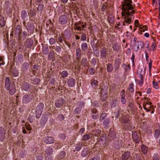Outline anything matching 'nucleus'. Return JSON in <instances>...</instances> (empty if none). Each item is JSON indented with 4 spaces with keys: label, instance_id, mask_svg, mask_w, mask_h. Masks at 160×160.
<instances>
[{
    "label": "nucleus",
    "instance_id": "nucleus-1",
    "mask_svg": "<svg viewBox=\"0 0 160 160\" xmlns=\"http://www.w3.org/2000/svg\"><path fill=\"white\" fill-rule=\"evenodd\" d=\"M135 12V11L133 10L130 12H122V18L124 19L122 22L123 26H125V23L128 24H131L134 20V16L133 14Z\"/></svg>",
    "mask_w": 160,
    "mask_h": 160
},
{
    "label": "nucleus",
    "instance_id": "nucleus-2",
    "mask_svg": "<svg viewBox=\"0 0 160 160\" xmlns=\"http://www.w3.org/2000/svg\"><path fill=\"white\" fill-rule=\"evenodd\" d=\"M122 12H130L133 10L131 0H124L122 2Z\"/></svg>",
    "mask_w": 160,
    "mask_h": 160
},
{
    "label": "nucleus",
    "instance_id": "nucleus-3",
    "mask_svg": "<svg viewBox=\"0 0 160 160\" xmlns=\"http://www.w3.org/2000/svg\"><path fill=\"white\" fill-rule=\"evenodd\" d=\"M5 84L6 88L8 91L9 94L11 95H13L16 92L15 83L13 82L10 83L9 78L7 77L5 80Z\"/></svg>",
    "mask_w": 160,
    "mask_h": 160
},
{
    "label": "nucleus",
    "instance_id": "nucleus-4",
    "mask_svg": "<svg viewBox=\"0 0 160 160\" xmlns=\"http://www.w3.org/2000/svg\"><path fill=\"white\" fill-rule=\"evenodd\" d=\"M142 100H144L143 104V106L144 109L146 110L147 112H149L151 110L152 111L151 113H154L153 106H150L152 104V103L149 101V99L147 98L144 97L143 99H142Z\"/></svg>",
    "mask_w": 160,
    "mask_h": 160
},
{
    "label": "nucleus",
    "instance_id": "nucleus-5",
    "mask_svg": "<svg viewBox=\"0 0 160 160\" xmlns=\"http://www.w3.org/2000/svg\"><path fill=\"white\" fill-rule=\"evenodd\" d=\"M124 128L129 130H132L133 128L132 124L130 122L129 119L126 116L122 117L121 120Z\"/></svg>",
    "mask_w": 160,
    "mask_h": 160
},
{
    "label": "nucleus",
    "instance_id": "nucleus-6",
    "mask_svg": "<svg viewBox=\"0 0 160 160\" xmlns=\"http://www.w3.org/2000/svg\"><path fill=\"white\" fill-rule=\"evenodd\" d=\"M134 45V50L135 52H137L139 50L142 49L145 46L144 42L141 40L138 41L136 43H135Z\"/></svg>",
    "mask_w": 160,
    "mask_h": 160
},
{
    "label": "nucleus",
    "instance_id": "nucleus-7",
    "mask_svg": "<svg viewBox=\"0 0 160 160\" xmlns=\"http://www.w3.org/2000/svg\"><path fill=\"white\" fill-rule=\"evenodd\" d=\"M43 107L44 104L42 103H39L38 105L36 111L37 117H40L41 115L43 110Z\"/></svg>",
    "mask_w": 160,
    "mask_h": 160
},
{
    "label": "nucleus",
    "instance_id": "nucleus-8",
    "mask_svg": "<svg viewBox=\"0 0 160 160\" xmlns=\"http://www.w3.org/2000/svg\"><path fill=\"white\" fill-rule=\"evenodd\" d=\"M68 18L67 16L63 15L61 16L59 18V23L62 25L66 24L68 21Z\"/></svg>",
    "mask_w": 160,
    "mask_h": 160
},
{
    "label": "nucleus",
    "instance_id": "nucleus-9",
    "mask_svg": "<svg viewBox=\"0 0 160 160\" xmlns=\"http://www.w3.org/2000/svg\"><path fill=\"white\" fill-rule=\"evenodd\" d=\"M44 142L47 144L53 143L55 140L52 137L47 136L44 137L43 139Z\"/></svg>",
    "mask_w": 160,
    "mask_h": 160
},
{
    "label": "nucleus",
    "instance_id": "nucleus-10",
    "mask_svg": "<svg viewBox=\"0 0 160 160\" xmlns=\"http://www.w3.org/2000/svg\"><path fill=\"white\" fill-rule=\"evenodd\" d=\"M132 137L134 141L137 143H138L140 141L139 137L137 132L133 131L132 132Z\"/></svg>",
    "mask_w": 160,
    "mask_h": 160
},
{
    "label": "nucleus",
    "instance_id": "nucleus-11",
    "mask_svg": "<svg viewBox=\"0 0 160 160\" xmlns=\"http://www.w3.org/2000/svg\"><path fill=\"white\" fill-rule=\"evenodd\" d=\"M32 99V97L30 95H25L22 98V102L24 103H27L30 102Z\"/></svg>",
    "mask_w": 160,
    "mask_h": 160
},
{
    "label": "nucleus",
    "instance_id": "nucleus-12",
    "mask_svg": "<svg viewBox=\"0 0 160 160\" xmlns=\"http://www.w3.org/2000/svg\"><path fill=\"white\" fill-rule=\"evenodd\" d=\"M64 103L65 102L64 99H59L55 103V106L57 108H60L64 104Z\"/></svg>",
    "mask_w": 160,
    "mask_h": 160
},
{
    "label": "nucleus",
    "instance_id": "nucleus-13",
    "mask_svg": "<svg viewBox=\"0 0 160 160\" xmlns=\"http://www.w3.org/2000/svg\"><path fill=\"white\" fill-rule=\"evenodd\" d=\"M148 30V27L146 25L140 27L138 29V32L139 35L142 34V32Z\"/></svg>",
    "mask_w": 160,
    "mask_h": 160
},
{
    "label": "nucleus",
    "instance_id": "nucleus-14",
    "mask_svg": "<svg viewBox=\"0 0 160 160\" xmlns=\"http://www.w3.org/2000/svg\"><path fill=\"white\" fill-rule=\"evenodd\" d=\"M130 158V152H127L123 154L122 156V160H127Z\"/></svg>",
    "mask_w": 160,
    "mask_h": 160
},
{
    "label": "nucleus",
    "instance_id": "nucleus-15",
    "mask_svg": "<svg viewBox=\"0 0 160 160\" xmlns=\"http://www.w3.org/2000/svg\"><path fill=\"white\" fill-rule=\"evenodd\" d=\"M107 55V50L106 48H102L100 51V55L102 58H105Z\"/></svg>",
    "mask_w": 160,
    "mask_h": 160
},
{
    "label": "nucleus",
    "instance_id": "nucleus-16",
    "mask_svg": "<svg viewBox=\"0 0 160 160\" xmlns=\"http://www.w3.org/2000/svg\"><path fill=\"white\" fill-rule=\"evenodd\" d=\"M135 82L136 84L139 86V87H141L143 84L144 79H141L140 78H138L135 79Z\"/></svg>",
    "mask_w": 160,
    "mask_h": 160
},
{
    "label": "nucleus",
    "instance_id": "nucleus-17",
    "mask_svg": "<svg viewBox=\"0 0 160 160\" xmlns=\"http://www.w3.org/2000/svg\"><path fill=\"white\" fill-rule=\"evenodd\" d=\"M48 118L47 116H44L42 117L41 119L40 124L42 126H44L45 123H46L48 121Z\"/></svg>",
    "mask_w": 160,
    "mask_h": 160
},
{
    "label": "nucleus",
    "instance_id": "nucleus-18",
    "mask_svg": "<svg viewBox=\"0 0 160 160\" xmlns=\"http://www.w3.org/2000/svg\"><path fill=\"white\" fill-rule=\"evenodd\" d=\"M33 43V42L31 38H28L26 40V46L27 48H29L32 46Z\"/></svg>",
    "mask_w": 160,
    "mask_h": 160
},
{
    "label": "nucleus",
    "instance_id": "nucleus-19",
    "mask_svg": "<svg viewBox=\"0 0 160 160\" xmlns=\"http://www.w3.org/2000/svg\"><path fill=\"white\" fill-rule=\"evenodd\" d=\"M144 72L142 70L139 69L137 71L138 78L141 79H144L143 77Z\"/></svg>",
    "mask_w": 160,
    "mask_h": 160
},
{
    "label": "nucleus",
    "instance_id": "nucleus-20",
    "mask_svg": "<svg viewBox=\"0 0 160 160\" xmlns=\"http://www.w3.org/2000/svg\"><path fill=\"white\" fill-rule=\"evenodd\" d=\"M98 82L95 80H94L91 82L92 87L94 89H96L97 88L98 85Z\"/></svg>",
    "mask_w": 160,
    "mask_h": 160
},
{
    "label": "nucleus",
    "instance_id": "nucleus-21",
    "mask_svg": "<svg viewBox=\"0 0 160 160\" xmlns=\"http://www.w3.org/2000/svg\"><path fill=\"white\" fill-rule=\"evenodd\" d=\"M68 83L69 86L72 87L75 83V80L73 78H70L68 81Z\"/></svg>",
    "mask_w": 160,
    "mask_h": 160
},
{
    "label": "nucleus",
    "instance_id": "nucleus-22",
    "mask_svg": "<svg viewBox=\"0 0 160 160\" xmlns=\"http://www.w3.org/2000/svg\"><path fill=\"white\" fill-rule=\"evenodd\" d=\"M81 63L84 67H88L89 66L88 63V62L86 58H83L82 60Z\"/></svg>",
    "mask_w": 160,
    "mask_h": 160
},
{
    "label": "nucleus",
    "instance_id": "nucleus-23",
    "mask_svg": "<svg viewBox=\"0 0 160 160\" xmlns=\"http://www.w3.org/2000/svg\"><path fill=\"white\" fill-rule=\"evenodd\" d=\"M141 151L144 154H146L148 151V148L145 145L143 144L141 147Z\"/></svg>",
    "mask_w": 160,
    "mask_h": 160
},
{
    "label": "nucleus",
    "instance_id": "nucleus-24",
    "mask_svg": "<svg viewBox=\"0 0 160 160\" xmlns=\"http://www.w3.org/2000/svg\"><path fill=\"white\" fill-rule=\"evenodd\" d=\"M88 44L86 42L83 43L81 45L82 50L84 52H86L88 49Z\"/></svg>",
    "mask_w": 160,
    "mask_h": 160
},
{
    "label": "nucleus",
    "instance_id": "nucleus-25",
    "mask_svg": "<svg viewBox=\"0 0 160 160\" xmlns=\"http://www.w3.org/2000/svg\"><path fill=\"white\" fill-rule=\"evenodd\" d=\"M53 152V149L51 147L48 148L45 150V152L48 155H50Z\"/></svg>",
    "mask_w": 160,
    "mask_h": 160
},
{
    "label": "nucleus",
    "instance_id": "nucleus-26",
    "mask_svg": "<svg viewBox=\"0 0 160 160\" xmlns=\"http://www.w3.org/2000/svg\"><path fill=\"white\" fill-rule=\"evenodd\" d=\"M107 70L108 72H111L113 70L112 65L110 63H108L107 64Z\"/></svg>",
    "mask_w": 160,
    "mask_h": 160
},
{
    "label": "nucleus",
    "instance_id": "nucleus-27",
    "mask_svg": "<svg viewBox=\"0 0 160 160\" xmlns=\"http://www.w3.org/2000/svg\"><path fill=\"white\" fill-rule=\"evenodd\" d=\"M128 90L131 93L134 92V84L133 83H132L129 85Z\"/></svg>",
    "mask_w": 160,
    "mask_h": 160
},
{
    "label": "nucleus",
    "instance_id": "nucleus-28",
    "mask_svg": "<svg viewBox=\"0 0 160 160\" xmlns=\"http://www.w3.org/2000/svg\"><path fill=\"white\" fill-rule=\"evenodd\" d=\"M160 136V130L156 129L155 131L154 137L156 139L158 138Z\"/></svg>",
    "mask_w": 160,
    "mask_h": 160
},
{
    "label": "nucleus",
    "instance_id": "nucleus-29",
    "mask_svg": "<svg viewBox=\"0 0 160 160\" xmlns=\"http://www.w3.org/2000/svg\"><path fill=\"white\" fill-rule=\"evenodd\" d=\"M90 138V136L88 134H85L83 136L82 139V140L85 141L89 139Z\"/></svg>",
    "mask_w": 160,
    "mask_h": 160
},
{
    "label": "nucleus",
    "instance_id": "nucleus-30",
    "mask_svg": "<svg viewBox=\"0 0 160 160\" xmlns=\"http://www.w3.org/2000/svg\"><path fill=\"white\" fill-rule=\"evenodd\" d=\"M76 56L78 59H79L81 55V50L80 48H78L76 50Z\"/></svg>",
    "mask_w": 160,
    "mask_h": 160
},
{
    "label": "nucleus",
    "instance_id": "nucleus-31",
    "mask_svg": "<svg viewBox=\"0 0 160 160\" xmlns=\"http://www.w3.org/2000/svg\"><path fill=\"white\" fill-rule=\"evenodd\" d=\"M61 75L62 77V78H64L67 77L68 75V73L67 71L64 70L62 72Z\"/></svg>",
    "mask_w": 160,
    "mask_h": 160
},
{
    "label": "nucleus",
    "instance_id": "nucleus-32",
    "mask_svg": "<svg viewBox=\"0 0 160 160\" xmlns=\"http://www.w3.org/2000/svg\"><path fill=\"white\" fill-rule=\"evenodd\" d=\"M27 16V13L26 12V11L25 10H23L22 11L21 14V17L23 19H24L26 18V17Z\"/></svg>",
    "mask_w": 160,
    "mask_h": 160
},
{
    "label": "nucleus",
    "instance_id": "nucleus-33",
    "mask_svg": "<svg viewBox=\"0 0 160 160\" xmlns=\"http://www.w3.org/2000/svg\"><path fill=\"white\" fill-rule=\"evenodd\" d=\"M152 84L153 87L154 88H155L156 89H158L159 88L158 82H155L154 81H153Z\"/></svg>",
    "mask_w": 160,
    "mask_h": 160
},
{
    "label": "nucleus",
    "instance_id": "nucleus-34",
    "mask_svg": "<svg viewBox=\"0 0 160 160\" xmlns=\"http://www.w3.org/2000/svg\"><path fill=\"white\" fill-rule=\"evenodd\" d=\"M109 122V119L107 118L105 119L103 122V125L105 127L107 126Z\"/></svg>",
    "mask_w": 160,
    "mask_h": 160
},
{
    "label": "nucleus",
    "instance_id": "nucleus-35",
    "mask_svg": "<svg viewBox=\"0 0 160 160\" xmlns=\"http://www.w3.org/2000/svg\"><path fill=\"white\" fill-rule=\"evenodd\" d=\"M82 144L80 143L77 144L76 146V151H80L82 148Z\"/></svg>",
    "mask_w": 160,
    "mask_h": 160
},
{
    "label": "nucleus",
    "instance_id": "nucleus-36",
    "mask_svg": "<svg viewBox=\"0 0 160 160\" xmlns=\"http://www.w3.org/2000/svg\"><path fill=\"white\" fill-rule=\"evenodd\" d=\"M125 97V95H122L121 97V102L123 104H125L126 102Z\"/></svg>",
    "mask_w": 160,
    "mask_h": 160
},
{
    "label": "nucleus",
    "instance_id": "nucleus-37",
    "mask_svg": "<svg viewBox=\"0 0 160 160\" xmlns=\"http://www.w3.org/2000/svg\"><path fill=\"white\" fill-rule=\"evenodd\" d=\"M156 45L155 43L152 42L151 46V50L153 51H155L156 50Z\"/></svg>",
    "mask_w": 160,
    "mask_h": 160
},
{
    "label": "nucleus",
    "instance_id": "nucleus-38",
    "mask_svg": "<svg viewBox=\"0 0 160 160\" xmlns=\"http://www.w3.org/2000/svg\"><path fill=\"white\" fill-rule=\"evenodd\" d=\"M66 155V153L65 152L62 151L59 154V158L60 159L64 158Z\"/></svg>",
    "mask_w": 160,
    "mask_h": 160
},
{
    "label": "nucleus",
    "instance_id": "nucleus-39",
    "mask_svg": "<svg viewBox=\"0 0 160 160\" xmlns=\"http://www.w3.org/2000/svg\"><path fill=\"white\" fill-rule=\"evenodd\" d=\"M107 116V114L106 113H102L99 119L100 121H102V120L104 119Z\"/></svg>",
    "mask_w": 160,
    "mask_h": 160
},
{
    "label": "nucleus",
    "instance_id": "nucleus-40",
    "mask_svg": "<svg viewBox=\"0 0 160 160\" xmlns=\"http://www.w3.org/2000/svg\"><path fill=\"white\" fill-rule=\"evenodd\" d=\"M12 73L14 77H16L18 75V70L16 69H14L12 71Z\"/></svg>",
    "mask_w": 160,
    "mask_h": 160
},
{
    "label": "nucleus",
    "instance_id": "nucleus-41",
    "mask_svg": "<svg viewBox=\"0 0 160 160\" xmlns=\"http://www.w3.org/2000/svg\"><path fill=\"white\" fill-rule=\"evenodd\" d=\"M135 26L136 27H139L141 26L139 21L138 20H135L134 21Z\"/></svg>",
    "mask_w": 160,
    "mask_h": 160
},
{
    "label": "nucleus",
    "instance_id": "nucleus-42",
    "mask_svg": "<svg viewBox=\"0 0 160 160\" xmlns=\"http://www.w3.org/2000/svg\"><path fill=\"white\" fill-rule=\"evenodd\" d=\"M89 73L91 75H93L95 72V70L93 68H90L89 71Z\"/></svg>",
    "mask_w": 160,
    "mask_h": 160
},
{
    "label": "nucleus",
    "instance_id": "nucleus-43",
    "mask_svg": "<svg viewBox=\"0 0 160 160\" xmlns=\"http://www.w3.org/2000/svg\"><path fill=\"white\" fill-rule=\"evenodd\" d=\"M108 135L112 138H114L116 137V133L115 132L112 131L110 132Z\"/></svg>",
    "mask_w": 160,
    "mask_h": 160
},
{
    "label": "nucleus",
    "instance_id": "nucleus-44",
    "mask_svg": "<svg viewBox=\"0 0 160 160\" xmlns=\"http://www.w3.org/2000/svg\"><path fill=\"white\" fill-rule=\"evenodd\" d=\"M49 51V49L48 47L45 48H43V52L45 54H47L48 53Z\"/></svg>",
    "mask_w": 160,
    "mask_h": 160
},
{
    "label": "nucleus",
    "instance_id": "nucleus-45",
    "mask_svg": "<svg viewBox=\"0 0 160 160\" xmlns=\"http://www.w3.org/2000/svg\"><path fill=\"white\" fill-rule=\"evenodd\" d=\"M25 127L28 131H30L32 130V128L29 124H25Z\"/></svg>",
    "mask_w": 160,
    "mask_h": 160
},
{
    "label": "nucleus",
    "instance_id": "nucleus-46",
    "mask_svg": "<svg viewBox=\"0 0 160 160\" xmlns=\"http://www.w3.org/2000/svg\"><path fill=\"white\" fill-rule=\"evenodd\" d=\"M23 88L25 91H27L29 88V86L27 84H24L23 86Z\"/></svg>",
    "mask_w": 160,
    "mask_h": 160
},
{
    "label": "nucleus",
    "instance_id": "nucleus-47",
    "mask_svg": "<svg viewBox=\"0 0 160 160\" xmlns=\"http://www.w3.org/2000/svg\"><path fill=\"white\" fill-rule=\"evenodd\" d=\"M59 138L62 140H64L66 138V136L64 134H61L59 135Z\"/></svg>",
    "mask_w": 160,
    "mask_h": 160
},
{
    "label": "nucleus",
    "instance_id": "nucleus-48",
    "mask_svg": "<svg viewBox=\"0 0 160 160\" xmlns=\"http://www.w3.org/2000/svg\"><path fill=\"white\" fill-rule=\"evenodd\" d=\"M55 42V39L53 38H50L49 39V43L51 44H53Z\"/></svg>",
    "mask_w": 160,
    "mask_h": 160
},
{
    "label": "nucleus",
    "instance_id": "nucleus-49",
    "mask_svg": "<svg viewBox=\"0 0 160 160\" xmlns=\"http://www.w3.org/2000/svg\"><path fill=\"white\" fill-rule=\"evenodd\" d=\"M58 118L59 120L62 121L64 120V116L62 114H60L58 116Z\"/></svg>",
    "mask_w": 160,
    "mask_h": 160
},
{
    "label": "nucleus",
    "instance_id": "nucleus-50",
    "mask_svg": "<svg viewBox=\"0 0 160 160\" xmlns=\"http://www.w3.org/2000/svg\"><path fill=\"white\" fill-rule=\"evenodd\" d=\"M107 9V6L104 4H103L101 7V11L102 12H104L106 11V10Z\"/></svg>",
    "mask_w": 160,
    "mask_h": 160
},
{
    "label": "nucleus",
    "instance_id": "nucleus-51",
    "mask_svg": "<svg viewBox=\"0 0 160 160\" xmlns=\"http://www.w3.org/2000/svg\"><path fill=\"white\" fill-rule=\"evenodd\" d=\"M81 39L82 41H84L86 40V36L85 34H83L81 36Z\"/></svg>",
    "mask_w": 160,
    "mask_h": 160
},
{
    "label": "nucleus",
    "instance_id": "nucleus-52",
    "mask_svg": "<svg viewBox=\"0 0 160 160\" xmlns=\"http://www.w3.org/2000/svg\"><path fill=\"white\" fill-rule=\"evenodd\" d=\"M145 45H146V48L148 49L150 47L149 43V42L148 41H146L145 42V43L144 44Z\"/></svg>",
    "mask_w": 160,
    "mask_h": 160
},
{
    "label": "nucleus",
    "instance_id": "nucleus-53",
    "mask_svg": "<svg viewBox=\"0 0 160 160\" xmlns=\"http://www.w3.org/2000/svg\"><path fill=\"white\" fill-rule=\"evenodd\" d=\"M152 61L150 60V62L149 63V69L150 73L151 72V69L152 67Z\"/></svg>",
    "mask_w": 160,
    "mask_h": 160
},
{
    "label": "nucleus",
    "instance_id": "nucleus-54",
    "mask_svg": "<svg viewBox=\"0 0 160 160\" xmlns=\"http://www.w3.org/2000/svg\"><path fill=\"white\" fill-rule=\"evenodd\" d=\"M145 55L146 60L147 62H148V58L149 57L148 54L146 51L145 52Z\"/></svg>",
    "mask_w": 160,
    "mask_h": 160
},
{
    "label": "nucleus",
    "instance_id": "nucleus-55",
    "mask_svg": "<svg viewBox=\"0 0 160 160\" xmlns=\"http://www.w3.org/2000/svg\"><path fill=\"white\" fill-rule=\"evenodd\" d=\"M53 57V53L52 52H50L48 55V58L49 59H52Z\"/></svg>",
    "mask_w": 160,
    "mask_h": 160
},
{
    "label": "nucleus",
    "instance_id": "nucleus-56",
    "mask_svg": "<svg viewBox=\"0 0 160 160\" xmlns=\"http://www.w3.org/2000/svg\"><path fill=\"white\" fill-rule=\"evenodd\" d=\"M135 58V56L133 53L132 54V57L131 58V59L132 61V64L134 65V59Z\"/></svg>",
    "mask_w": 160,
    "mask_h": 160
},
{
    "label": "nucleus",
    "instance_id": "nucleus-57",
    "mask_svg": "<svg viewBox=\"0 0 160 160\" xmlns=\"http://www.w3.org/2000/svg\"><path fill=\"white\" fill-rule=\"evenodd\" d=\"M56 50L58 52H59L61 51V49L60 47L57 46L56 47Z\"/></svg>",
    "mask_w": 160,
    "mask_h": 160
},
{
    "label": "nucleus",
    "instance_id": "nucleus-58",
    "mask_svg": "<svg viewBox=\"0 0 160 160\" xmlns=\"http://www.w3.org/2000/svg\"><path fill=\"white\" fill-rule=\"evenodd\" d=\"M113 49L115 51H118V46L116 44H115L112 47Z\"/></svg>",
    "mask_w": 160,
    "mask_h": 160
},
{
    "label": "nucleus",
    "instance_id": "nucleus-59",
    "mask_svg": "<svg viewBox=\"0 0 160 160\" xmlns=\"http://www.w3.org/2000/svg\"><path fill=\"white\" fill-rule=\"evenodd\" d=\"M153 160H159V157L157 155H155L153 157Z\"/></svg>",
    "mask_w": 160,
    "mask_h": 160
},
{
    "label": "nucleus",
    "instance_id": "nucleus-60",
    "mask_svg": "<svg viewBox=\"0 0 160 160\" xmlns=\"http://www.w3.org/2000/svg\"><path fill=\"white\" fill-rule=\"evenodd\" d=\"M100 158L97 156L94 157L90 159L89 160H100Z\"/></svg>",
    "mask_w": 160,
    "mask_h": 160
},
{
    "label": "nucleus",
    "instance_id": "nucleus-61",
    "mask_svg": "<svg viewBox=\"0 0 160 160\" xmlns=\"http://www.w3.org/2000/svg\"><path fill=\"white\" fill-rule=\"evenodd\" d=\"M74 29H75L77 30L81 31V27L79 26H78L76 27H75L74 28Z\"/></svg>",
    "mask_w": 160,
    "mask_h": 160
},
{
    "label": "nucleus",
    "instance_id": "nucleus-62",
    "mask_svg": "<svg viewBox=\"0 0 160 160\" xmlns=\"http://www.w3.org/2000/svg\"><path fill=\"white\" fill-rule=\"evenodd\" d=\"M58 40L60 43H62L63 42V38L61 37H59L58 38Z\"/></svg>",
    "mask_w": 160,
    "mask_h": 160
},
{
    "label": "nucleus",
    "instance_id": "nucleus-63",
    "mask_svg": "<svg viewBox=\"0 0 160 160\" xmlns=\"http://www.w3.org/2000/svg\"><path fill=\"white\" fill-rule=\"evenodd\" d=\"M151 92V88H148L147 89L146 91V93L147 94H149Z\"/></svg>",
    "mask_w": 160,
    "mask_h": 160
},
{
    "label": "nucleus",
    "instance_id": "nucleus-64",
    "mask_svg": "<svg viewBox=\"0 0 160 160\" xmlns=\"http://www.w3.org/2000/svg\"><path fill=\"white\" fill-rule=\"evenodd\" d=\"M37 160H43V157L42 156H38L37 158Z\"/></svg>",
    "mask_w": 160,
    "mask_h": 160
}]
</instances>
